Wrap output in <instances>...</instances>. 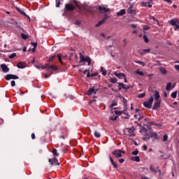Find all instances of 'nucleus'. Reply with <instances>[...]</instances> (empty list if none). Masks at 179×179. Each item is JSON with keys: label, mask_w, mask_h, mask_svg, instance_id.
<instances>
[{"label": "nucleus", "mask_w": 179, "mask_h": 179, "mask_svg": "<svg viewBox=\"0 0 179 179\" xmlns=\"http://www.w3.org/2000/svg\"><path fill=\"white\" fill-rule=\"evenodd\" d=\"M135 73H136L137 75H139L140 76H145V73H146V72H143L139 70H136L135 71Z\"/></svg>", "instance_id": "obj_23"}, {"label": "nucleus", "mask_w": 179, "mask_h": 179, "mask_svg": "<svg viewBox=\"0 0 179 179\" xmlns=\"http://www.w3.org/2000/svg\"><path fill=\"white\" fill-rule=\"evenodd\" d=\"M154 96L155 102L153 104L152 110H159V108H160V105L162 104V100H160V94L158 91H155Z\"/></svg>", "instance_id": "obj_1"}, {"label": "nucleus", "mask_w": 179, "mask_h": 179, "mask_svg": "<svg viewBox=\"0 0 179 179\" xmlns=\"http://www.w3.org/2000/svg\"><path fill=\"white\" fill-rule=\"evenodd\" d=\"M94 136H96V138H100V136H101V134L98 131H95Z\"/></svg>", "instance_id": "obj_40"}, {"label": "nucleus", "mask_w": 179, "mask_h": 179, "mask_svg": "<svg viewBox=\"0 0 179 179\" xmlns=\"http://www.w3.org/2000/svg\"><path fill=\"white\" fill-rule=\"evenodd\" d=\"M115 106H117V103L116 102H113L111 105L110 107H115Z\"/></svg>", "instance_id": "obj_56"}, {"label": "nucleus", "mask_w": 179, "mask_h": 179, "mask_svg": "<svg viewBox=\"0 0 179 179\" xmlns=\"http://www.w3.org/2000/svg\"><path fill=\"white\" fill-rule=\"evenodd\" d=\"M22 51L23 52H26V51H27V48L26 47L23 48Z\"/></svg>", "instance_id": "obj_60"}, {"label": "nucleus", "mask_w": 179, "mask_h": 179, "mask_svg": "<svg viewBox=\"0 0 179 179\" xmlns=\"http://www.w3.org/2000/svg\"><path fill=\"white\" fill-rule=\"evenodd\" d=\"M112 155L115 156V157H117V158H120V157H122V156H124V155H125V152H124L121 150H116L112 152Z\"/></svg>", "instance_id": "obj_4"}, {"label": "nucleus", "mask_w": 179, "mask_h": 179, "mask_svg": "<svg viewBox=\"0 0 179 179\" xmlns=\"http://www.w3.org/2000/svg\"><path fill=\"white\" fill-rule=\"evenodd\" d=\"M152 20H153L154 23H157V24H159V20H157V19L155 18Z\"/></svg>", "instance_id": "obj_54"}, {"label": "nucleus", "mask_w": 179, "mask_h": 179, "mask_svg": "<svg viewBox=\"0 0 179 179\" xmlns=\"http://www.w3.org/2000/svg\"><path fill=\"white\" fill-rule=\"evenodd\" d=\"M154 125L155 127H158L159 128H160V127H162V124L160 123H155Z\"/></svg>", "instance_id": "obj_47"}, {"label": "nucleus", "mask_w": 179, "mask_h": 179, "mask_svg": "<svg viewBox=\"0 0 179 179\" xmlns=\"http://www.w3.org/2000/svg\"><path fill=\"white\" fill-rule=\"evenodd\" d=\"M150 138H154V139H159V136L156 132H150Z\"/></svg>", "instance_id": "obj_17"}, {"label": "nucleus", "mask_w": 179, "mask_h": 179, "mask_svg": "<svg viewBox=\"0 0 179 179\" xmlns=\"http://www.w3.org/2000/svg\"><path fill=\"white\" fill-rule=\"evenodd\" d=\"M31 45H33L34 48H36V47H37V43L33 42V43H31Z\"/></svg>", "instance_id": "obj_49"}, {"label": "nucleus", "mask_w": 179, "mask_h": 179, "mask_svg": "<svg viewBox=\"0 0 179 179\" xmlns=\"http://www.w3.org/2000/svg\"><path fill=\"white\" fill-rule=\"evenodd\" d=\"M99 10L100 12H102L103 13H107V12H110V9H108L106 7H102V6L99 7Z\"/></svg>", "instance_id": "obj_15"}, {"label": "nucleus", "mask_w": 179, "mask_h": 179, "mask_svg": "<svg viewBox=\"0 0 179 179\" xmlns=\"http://www.w3.org/2000/svg\"><path fill=\"white\" fill-rule=\"evenodd\" d=\"M15 57H16V53H12L11 55H9L8 58H10V59H12L15 58Z\"/></svg>", "instance_id": "obj_42"}, {"label": "nucleus", "mask_w": 179, "mask_h": 179, "mask_svg": "<svg viewBox=\"0 0 179 179\" xmlns=\"http://www.w3.org/2000/svg\"><path fill=\"white\" fill-rule=\"evenodd\" d=\"M92 76H93V74L90 75V71H88V73L87 74V78H92Z\"/></svg>", "instance_id": "obj_50"}, {"label": "nucleus", "mask_w": 179, "mask_h": 179, "mask_svg": "<svg viewBox=\"0 0 179 179\" xmlns=\"http://www.w3.org/2000/svg\"><path fill=\"white\" fill-rule=\"evenodd\" d=\"M55 59V56H52V57L49 59L48 62H51V61H54Z\"/></svg>", "instance_id": "obj_48"}, {"label": "nucleus", "mask_w": 179, "mask_h": 179, "mask_svg": "<svg viewBox=\"0 0 179 179\" xmlns=\"http://www.w3.org/2000/svg\"><path fill=\"white\" fill-rule=\"evenodd\" d=\"M153 96H150L148 101L143 102V106L146 108H152V106L153 105Z\"/></svg>", "instance_id": "obj_3"}, {"label": "nucleus", "mask_w": 179, "mask_h": 179, "mask_svg": "<svg viewBox=\"0 0 179 179\" xmlns=\"http://www.w3.org/2000/svg\"><path fill=\"white\" fill-rule=\"evenodd\" d=\"M1 68L3 71V72H4V73H8V72H9V69L8 68V66H6V64H1Z\"/></svg>", "instance_id": "obj_12"}, {"label": "nucleus", "mask_w": 179, "mask_h": 179, "mask_svg": "<svg viewBox=\"0 0 179 179\" xmlns=\"http://www.w3.org/2000/svg\"><path fill=\"white\" fill-rule=\"evenodd\" d=\"M110 83H117V78H110Z\"/></svg>", "instance_id": "obj_34"}, {"label": "nucleus", "mask_w": 179, "mask_h": 179, "mask_svg": "<svg viewBox=\"0 0 179 179\" xmlns=\"http://www.w3.org/2000/svg\"><path fill=\"white\" fill-rule=\"evenodd\" d=\"M59 5H61V0H56V8H59Z\"/></svg>", "instance_id": "obj_41"}, {"label": "nucleus", "mask_w": 179, "mask_h": 179, "mask_svg": "<svg viewBox=\"0 0 179 179\" xmlns=\"http://www.w3.org/2000/svg\"><path fill=\"white\" fill-rule=\"evenodd\" d=\"M119 85L122 87V89H124V90H128V89H130V87H132L131 86H125V84L123 83H119Z\"/></svg>", "instance_id": "obj_25"}, {"label": "nucleus", "mask_w": 179, "mask_h": 179, "mask_svg": "<svg viewBox=\"0 0 179 179\" xmlns=\"http://www.w3.org/2000/svg\"><path fill=\"white\" fill-rule=\"evenodd\" d=\"M143 38L145 43H149V38H148V36L146 35H144L143 36Z\"/></svg>", "instance_id": "obj_38"}, {"label": "nucleus", "mask_w": 179, "mask_h": 179, "mask_svg": "<svg viewBox=\"0 0 179 179\" xmlns=\"http://www.w3.org/2000/svg\"><path fill=\"white\" fill-rule=\"evenodd\" d=\"M53 156H59V153H58V152L57 151V149H53L52 152Z\"/></svg>", "instance_id": "obj_28"}, {"label": "nucleus", "mask_w": 179, "mask_h": 179, "mask_svg": "<svg viewBox=\"0 0 179 179\" xmlns=\"http://www.w3.org/2000/svg\"><path fill=\"white\" fill-rule=\"evenodd\" d=\"M48 162L51 164V166H54V165L59 166V162H58V159H57V157L49 159Z\"/></svg>", "instance_id": "obj_7"}, {"label": "nucleus", "mask_w": 179, "mask_h": 179, "mask_svg": "<svg viewBox=\"0 0 179 179\" xmlns=\"http://www.w3.org/2000/svg\"><path fill=\"white\" fill-rule=\"evenodd\" d=\"M131 160H132L133 162H137L138 163V162H141V158H139V157L138 156H136V157H131Z\"/></svg>", "instance_id": "obj_24"}, {"label": "nucleus", "mask_w": 179, "mask_h": 179, "mask_svg": "<svg viewBox=\"0 0 179 179\" xmlns=\"http://www.w3.org/2000/svg\"><path fill=\"white\" fill-rule=\"evenodd\" d=\"M135 62H136V64H138L139 65H142V66H145V62H141L139 60H136Z\"/></svg>", "instance_id": "obj_36"}, {"label": "nucleus", "mask_w": 179, "mask_h": 179, "mask_svg": "<svg viewBox=\"0 0 179 179\" xmlns=\"http://www.w3.org/2000/svg\"><path fill=\"white\" fill-rule=\"evenodd\" d=\"M96 92H97V91H96V90L94 89V87H92V88H90V89H89V90H88L87 94L88 96H92V94H96Z\"/></svg>", "instance_id": "obj_14"}, {"label": "nucleus", "mask_w": 179, "mask_h": 179, "mask_svg": "<svg viewBox=\"0 0 179 179\" xmlns=\"http://www.w3.org/2000/svg\"><path fill=\"white\" fill-rule=\"evenodd\" d=\"M31 139H36V134H34V133L31 134Z\"/></svg>", "instance_id": "obj_55"}, {"label": "nucleus", "mask_w": 179, "mask_h": 179, "mask_svg": "<svg viewBox=\"0 0 179 179\" xmlns=\"http://www.w3.org/2000/svg\"><path fill=\"white\" fill-rule=\"evenodd\" d=\"M126 13L125 9H122L119 12L117 13V16H124V15Z\"/></svg>", "instance_id": "obj_20"}, {"label": "nucleus", "mask_w": 179, "mask_h": 179, "mask_svg": "<svg viewBox=\"0 0 179 179\" xmlns=\"http://www.w3.org/2000/svg\"><path fill=\"white\" fill-rule=\"evenodd\" d=\"M17 68H19L20 69H23L26 68V63L24 62H20L17 64Z\"/></svg>", "instance_id": "obj_13"}, {"label": "nucleus", "mask_w": 179, "mask_h": 179, "mask_svg": "<svg viewBox=\"0 0 179 179\" xmlns=\"http://www.w3.org/2000/svg\"><path fill=\"white\" fill-rule=\"evenodd\" d=\"M144 30H149L150 29L148 25H145L143 27Z\"/></svg>", "instance_id": "obj_52"}, {"label": "nucleus", "mask_w": 179, "mask_h": 179, "mask_svg": "<svg viewBox=\"0 0 179 179\" xmlns=\"http://www.w3.org/2000/svg\"><path fill=\"white\" fill-rule=\"evenodd\" d=\"M171 96L172 99H176L177 97V92H173Z\"/></svg>", "instance_id": "obj_39"}, {"label": "nucleus", "mask_w": 179, "mask_h": 179, "mask_svg": "<svg viewBox=\"0 0 179 179\" xmlns=\"http://www.w3.org/2000/svg\"><path fill=\"white\" fill-rule=\"evenodd\" d=\"M107 19H108V16L105 15L103 18L102 20L99 21L96 24V27H100V26H101V24H103V23L106 22V20H107Z\"/></svg>", "instance_id": "obj_10"}, {"label": "nucleus", "mask_w": 179, "mask_h": 179, "mask_svg": "<svg viewBox=\"0 0 179 179\" xmlns=\"http://www.w3.org/2000/svg\"><path fill=\"white\" fill-rule=\"evenodd\" d=\"M149 52H150V49H144L141 54L143 55L145 54H149Z\"/></svg>", "instance_id": "obj_32"}, {"label": "nucleus", "mask_w": 179, "mask_h": 179, "mask_svg": "<svg viewBox=\"0 0 179 179\" xmlns=\"http://www.w3.org/2000/svg\"><path fill=\"white\" fill-rule=\"evenodd\" d=\"M101 72L102 73V75H103V76H106V75H107V71L104 69L103 67H101Z\"/></svg>", "instance_id": "obj_29"}, {"label": "nucleus", "mask_w": 179, "mask_h": 179, "mask_svg": "<svg viewBox=\"0 0 179 179\" xmlns=\"http://www.w3.org/2000/svg\"><path fill=\"white\" fill-rule=\"evenodd\" d=\"M131 27H133L134 29H135V28L136 27V24H131Z\"/></svg>", "instance_id": "obj_64"}, {"label": "nucleus", "mask_w": 179, "mask_h": 179, "mask_svg": "<svg viewBox=\"0 0 179 179\" xmlns=\"http://www.w3.org/2000/svg\"><path fill=\"white\" fill-rule=\"evenodd\" d=\"M123 102L124 103L125 106H127V103L128 102V101L125 98H124Z\"/></svg>", "instance_id": "obj_58"}, {"label": "nucleus", "mask_w": 179, "mask_h": 179, "mask_svg": "<svg viewBox=\"0 0 179 179\" xmlns=\"http://www.w3.org/2000/svg\"><path fill=\"white\" fill-rule=\"evenodd\" d=\"M169 140V136L167 134H164L162 138L163 142H167Z\"/></svg>", "instance_id": "obj_33"}, {"label": "nucleus", "mask_w": 179, "mask_h": 179, "mask_svg": "<svg viewBox=\"0 0 179 179\" xmlns=\"http://www.w3.org/2000/svg\"><path fill=\"white\" fill-rule=\"evenodd\" d=\"M65 8L67 10H74V9H75V7L72 4H70V3L66 4Z\"/></svg>", "instance_id": "obj_16"}, {"label": "nucleus", "mask_w": 179, "mask_h": 179, "mask_svg": "<svg viewBox=\"0 0 179 179\" xmlns=\"http://www.w3.org/2000/svg\"><path fill=\"white\" fill-rule=\"evenodd\" d=\"M16 85V83L15 82V80H12L11 81V86H15Z\"/></svg>", "instance_id": "obj_53"}, {"label": "nucleus", "mask_w": 179, "mask_h": 179, "mask_svg": "<svg viewBox=\"0 0 179 179\" xmlns=\"http://www.w3.org/2000/svg\"><path fill=\"white\" fill-rule=\"evenodd\" d=\"M113 75H115V76H117V78H118L119 79H125V78H127V75H125V73H118L114 71Z\"/></svg>", "instance_id": "obj_8"}, {"label": "nucleus", "mask_w": 179, "mask_h": 179, "mask_svg": "<svg viewBox=\"0 0 179 179\" xmlns=\"http://www.w3.org/2000/svg\"><path fill=\"white\" fill-rule=\"evenodd\" d=\"M145 96H146L145 93H141L139 94L137 97H138V99H143V97H145Z\"/></svg>", "instance_id": "obj_37"}, {"label": "nucleus", "mask_w": 179, "mask_h": 179, "mask_svg": "<svg viewBox=\"0 0 179 179\" xmlns=\"http://www.w3.org/2000/svg\"><path fill=\"white\" fill-rule=\"evenodd\" d=\"M21 37L23 40H27V36L24 34H21Z\"/></svg>", "instance_id": "obj_44"}, {"label": "nucleus", "mask_w": 179, "mask_h": 179, "mask_svg": "<svg viewBox=\"0 0 179 179\" xmlns=\"http://www.w3.org/2000/svg\"><path fill=\"white\" fill-rule=\"evenodd\" d=\"M159 71H160L161 73H162V75L167 74V70H166V69H164V68H160Z\"/></svg>", "instance_id": "obj_27"}, {"label": "nucleus", "mask_w": 179, "mask_h": 179, "mask_svg": "<svg viewBox=\"0 0 179 179\" xmlns=\"http://www.w3.org/2000/svg\"><path fill=\"white\" fill-rule=\"evenodd\" d=\"M49 69H52V71H57L58 67H57L55 66L50 65L49 67Z\"/></svg>", "instance_id": "obj_35"}, {"label": "nucleus", "mask_w": 179, "mask_h": 179, "mask_svg": "<svg viewBox=\"0 0 179 179\" xmlns=\"http://www.w3.org/2000/svg\"><path fill=\"white\" fill-rule=\"evenodd\" d=\"M164 2H167L168 3H171L173 0H164Z\"/></svg>", "instance_id": "obj_57"}, {"label": "nucleus", "mask_w": 179, "mask_h": 179, "mask_svg": "<svg viewBox=\"0 0 179 179\" xmlns=\"http://www.w3.org/2000/svg\"><path fill=\"white\" fill-rule=\"evenodd\" d=\"M124 162H125V159H119V162H120L121 164H122V163H124Z\"/></svg>", "instance_id": "obj_51"}, {"label": "nucleus", "mask_w": 179, "mask_h": 179, "mask_svg": "<svg viewBox=\"0 0 179 179\" xmlns=\"http://www.w3.org/2000/svg\"><path fill=\"white\" fill-rule=\"evenodd\" d=\"M150 2H152V0H150V1L149 2H142V5H143V6H148V8H152V4H150Z\"/></svg>", "instance_id": "obj_22"}, {"label": "nucleus", "mask_w": 179, "mask_h": 179, "mask_svg": "<svg viewBox=\"0 0 179 179\" xmlns=\"http://www.w3.org/2000/svg\"><path fill=\"white\" fill-rule=\"evenodd\" d=\"M109 159H110V160L111 164L113 165V166L115 167V169H117V168L118 167V165L114 162V159H113V157H110Z\"/></svg>", "instance_id": "obj_21"}, {"label": "nucleus", "mask_w": 179, "mask_h": 179, "mask_svg": "<svg viewBox=\"0 0 179 179\" xmlns=\"http://www.w3.org/2000/svg\"><path fill=\"white\" fill-rule=\"evenodd\" d=\"M135 129L134 127L131 128H127L125 130V134L127 135V136H135V133L134 131Z\"/></svg>", "instance_id": "obj_6"}, {"label": "nucleus", "mask_w": 179, "mask_h": 179, "mask_svg": "<svg viewBox=\"0 0 179 179\" xmlns=\"http://www.w3.org/2000/svg\"><path fill=\"white\" fill-rule=\"evenodd\" d=\"M142 139L146 142L150 139V135L146 132L145 135L142 138Z\"/></svg>", "instance_id": "obj_19"}, {"label": "nucleus", "mask_w": 179, "mask_h": 179, "mask_svg": "<svg viewBox=\"0 0 179 179\" xmlns=\"http://www.w3.org/2000/svg\"><path fill=\"white\" fill-rule=\"evenodd\" d=\"M169 23L174 26V30H178L179 29V21L177 19H172L169 21Z\"/></svg>", "instance_id": "obj_5"}, {"label": "nucleus", "mask_w": 179, "mask_h": 179, "mask_svg": "<svg viewBox=\"0 0 179 179\" xmlns=\"http://www.w3.org/2000/svg\"><path fill=\"white\" fill-rule=\"evenodd\" d=\"M122 111H118V110H115V114H116V115H122Z\"/></svg>", "instance_id": "obj_43"}, {"label": "nucleus", "mask_w": 179, "mask_h": 179, "mask_svg": "<svg viewBox=\"0 0 179 179\" xmlns=\"http://www.w3.org/2000/svg\"><path fill=\"white\" fill-rule=\"evenodd\" d=\"M89 72H90V71H89V70H85V71H83V73H88Z\"/></svg>", "instance_id": "obj_62"}, {"label": "nucleus", "mask_w": 179, "mask_h": 179, "mask_svg": "<svg viewBox=\"0 0 179 179\" xmlns=\"http://www.w3.org/2000/svg\"><path fill=\"white\" fill-rule=\"evenodd\" d=\"M138 153H139V152L138 150H134L131 152V154L134 155V156H136V155H138Z\"/></svg>", "instance_id": "obj_46"}, {"label": "nucleus", "mask_w": 179, "mask_h": 179, "mask_svg": "<svg viewBox=\"0 0 179 179\" xmlns=\"http://www.w3.org/2000/svg\"><path fill=\"white\" fill-rule=\"evenodd\" d=\"M134 6H131L128 9H127V13L129 15H136V11L133 9Z\"/></svg>", "instance_id": "obj_11"}, {"label": "nucleus", "mask_w": 179, "mask_h": 179, "mask_svg": "<svg viewBox=\"0 0 179 179\" xmlns=\"http://www.w3.org/2000/svg\"><path fill=\"white\" fill-rule=\"evenodd\" d=\"M50 64H45V69H47L48 68V69H50Z\"/></svg>", "instance_id": "obj_59"}, {"label": "nucleus", "mask_w": 179, "mask_h": 179, "mask_svg": "<svg viewBox=\"0 0 179 179\" xmlns=\"http://www.w3.org/2000/svg\"><path fill=\"white\" fill-rule=\"evenodd\" d=\"M57 57L59 59V62L62 64V58H65V56L62 55H57Z\"/></svg>", "instance_id": "obj_30"}, {"label": "nucleus", "mask_w": 179, "mask_h": 179, "mask_svg": "<svg viewBox=\"0 0 179 179\" xmlns=\"http://www.w3.org/2000/svg\"><path fill=\"white\" fill-rule=\"evenodd\" d=\"M171 89H173V87H171V83H168L166 84V90L170 91Z\"/></svg>", "instance_id": "obj_26"}, {"label": "nucleus", "mask_w": 179, "mask_h": 179, "mask_svg": "<svg viewBox=\"0 0 179 179\" xmlns=\"http://www.w3.org/2000/svg\"><path fill=\"white\" fill-rule=\"evenodd\" d=\"M83 62H87V65L90 66L92 59L89 56L85 57L82 53H80V63L82 64Z\"/></svg>", "instance_id": "obj_2"}, {"label": "nucleus", "mask_w": 179, "mask_h": 179, "mask_svg": "<svg viewBox=\"0 0 179 179\" xmlns=\"http://www.w3.org/2000/svg\"><path fill=\"white\" fill-rule=\"evenodd\" d=\"M10 79H19V76L14 75V74H7L6 76V80H10Z\"/></svg>", "instance_id": "obj_9"}, {"label": "nucleus", "mask_w": 179, "mask_h": 179, "mask_svg": "<svg viewBox=\"0 0 179 179\" xmlns=\"http://www.w3.org/2000/svg\"><path fill=\"white\" fill-rule=\"evenodd\" d=\"M150 170L152 172V173H157V171L156 169H155V166L153 165H151L150 166Z\"/></svg>", "instance_id": "obj_31"}, {"label": "nucleus", "mask_w": 179, "mask_h": 179, "mask_svg": "<svg viewBox=\"0 0 179 179\" xmlns=\"http://www.w3.org/2000/svg\"><path fill=\"white\" fill-rule=\"evenodd\" d=\"M117 118H118V116H113L110 117V120H111L112 121H116Z\"/></svg>", "instance_id": "obj_45"}, {"label": "nucleus", "mask_w": 179, "mask_h": 179, "mask_svg": "<svg viewBox=\"0 0 179 179\" xmlns=\"http://www.w3.org/2000/svg\"><path fill=\"white\" fill-rule=\"evenodd\" d=\"M148 149V145H143V150H146Z\"/></svg>", "instance_id": "obj_63"}, {"label": "nucleus", "mask_w": 179, "mask_h": 179, "mask_svg": "<svg viewBox=\"0 0 179 179\" xmlns=\"http://www.w3.org/2000/svg\"><path fill=\"white\" fill-rule=\"evenodd\" d=\"M17 12H19L20 13H21V15H23V16H25L26 17H28V19H30V17L29 15H27V14H26V13H24V11H22L20 8H16Z\"/></svg>", "instance_id": "obj_18"}, {"label": "nucleus", "mask_w": 179, "mask_h": 179, "mask_svg": "<svg viewBox=\"0 0 179 179\" xmlns=\"http://www.w3.org/2000/svg\"><path fill=\"white\" fill-rule=\"evenodd\" d=\"M175 69H177V71H179V65H176Z\"/></svg>", "instance_id": "obj_61"}]
</instances>
